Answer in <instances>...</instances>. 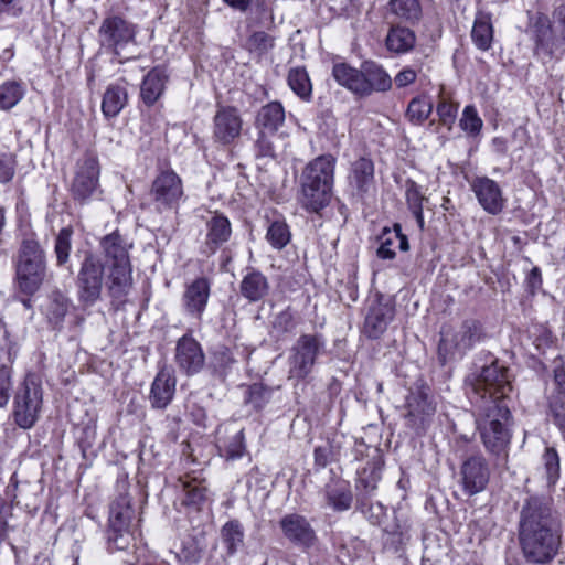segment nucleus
<instances>
[{
    "mask_svg": "<svg viewBox=\"0 0 565 565\" xmlns=\"http://www.w3.org/2000/svg\"><path fill=\"white\" fill-rule=\"evenodd\" d=\"M512 393L509 370L497 361L483 366L472 385L477 429L484 448L500 461L507 460L512 437L509 428Z\"/></svg>",
    "mask_w": 565,
    "mask_h": 565,
    "instance_id": "1",
    "label": "nucleus"
},
{
    "mask_svg": "<svg viewBox=\"0 0 565 565\" xmlns=\"http://www.w3.org/2000/svg\"><path fill=\"white\" fill-rule=\"evenodd\" d=\"M518 535L522 555L527 563H553L562 545V531L550 499L532 495L525 500L520 511Z\"/></svg>",
    "mask_w": 565,
    "mask_h": 565,
    "instance_id": "2",
    "label": "nucleus"
},
{
    "mask_svg": "<svg viewBox=\"0 0 565 565\" xmlns=\"http://www.w3.org/2000/svg\"><path fill=\"white\" fill-rule=\"evenodd\" d=\"M98 245L104 264L108 268L109 296L116 301L124 302L132 287V266L129 256L132 243L116 230L103 236Z\"/></svg>",
    "mask_w": 565,
    "mask_h": 565,
    "instance_id": "3",
    "label": "nucleus"
},
{
    "mask_svg": "<svg viewBox=\"0 0 565 565\" xmlns=\"http://www.w3.org/2000/svg\"><path fill=\"white\" fill-rule=\"evenodd\" d=\"M337 159L322 154L311 160L301 174V204L311 212L326 207L332 198Z\"/></svg>",
    "mask_w": 565,
    "mask_h": 565,
    "instance_id": "4",
    "label": "nucleus"
},
{
    "mask_svg": "<svg viewBox=\"0 0 565 565\" xmlns=\"http://www.w3.org/2000/svg\"><path fill=\"white\" fill-rule=\"evenodd\" d=\"M14 282L18 290L26 296L35 294L46 277V254L34 238H24L13 258Z\"/></svg>",
    "mask_w": 565,
    "mask_h": 565,
    "instance_id": "5",
    "label": "nucleus"
},
{
    "mask_svg": "<svg viewBox=\"0 0 565 565\" xmlns=\"http://www.w3.org/2000/svg\"><path fill=\"white\" fill-rule=\"evenodd\" d=\"M534 52L548 58L565 55V4L554 9L552 20L537 13L530 23Z\"/></svg>",
    "mask_w": 565,
    "mask_h": 565,
    "instance_id": "6",
    "label": "nucleus"
},
{
    "mask_svg": "<svg viewBox=\"0 0 565 565\" xmlns=\"http://www.w3.org/2000/svg\"><path fill=\"white\" fill-rule=\"evenodd\" d=\"M43 409V388L40 377L34 373L25 375L18 386L12 403L13 423L23 430L33 428Z\"/></svg>",
    "mask_w": 565,
    "mask_h": 565,
    "instance_id": "7",
    "label": "nucleus"
},
{
    "mask_svg": "<svg viewBox=\"0 0 565 565\" xmlns=\"http://www.w3.org/2000/svg\"><path fill=\"white\" fill-rule=\"evenodd\" d=\"M326 340L319 333L301 334L289 349L287 359V377L299 383L306 380L317 363L318 358L324 352Z\"/></svg>",
    "mask_w": 565,
    "mask_h": 565,
    "instance_id": "8",
    "label": "nucleus"
},
{
    "mask_svg": "<svg viewBox=\"0 0 565 565\" xmlns=\"http://www.w3.org/2000/svg\"><path fill=\"white\" fill-rule=\"evenodd\" d=\"M481 324L473 319L465 320L458 327H444L438 344L440 362L445 364L449 360L461 358L481 340Z\"/></svg>",
    "mask_w": 565,
    "mask_h": 565,
    "instance_id": "9",
    "label": "nucleus"
},
{
    "mask_svg": "<svg viewBox=\"0 0 565 565\" xmlns=\"http://www.w3.org/2000/svg\"><path fill=\"white\" fill-rule=\"evenodd\" d=\"M105 267L96 253L92 250L84 253L75 280L77 298L81 303L93 306L99 300L104 285Z\"/></svg>",
    "mask_w": 565,
    "mask_h": 565,
    "instance_id": "10",
    "label": "nucleus"
},
{
    "mask_svg": "<svg viewBox=\"0 0 565 565\" xmlns=\"http://www.w3.org/2000/svg\"><path fill=\"white\" fill-rule=\"evenodd\" d=\"M137 26L119 14L106 15L98 29V41L103 49L117 57H124L129 45L136 44Z\"/></svg>",
    "mask_w": 565,
    "mask_h": 565,
    "instance_id": "11",
    "label": "nucleus"
},
{
    "mask_svg": "<svg viewBox=\"0 0 565 565\" xmlns=\"http://www.w3.org/2000/svg\"><path fill=\"white\" fill-rule=\"evenodd\" d=\"M406 409L407 426L417 434L425 433L436 413V403L429 395V388L424 385L412 388L406 397Z\"/></svg>",
    "mask_w": 565,
    "mask_h": 565,
    "instance_id": "12",
    "label": "nucleus"
},
{
    "mask_svg": "<svg viewBox=\"0 0 565 565\" xmlns=\"http://www.w3.org/2000/svg\"><path fill=\"white\" fill-rule=\"evenodd\" d=\"M99 163L94 153H86L77 161L75 175L71 184V193L75 201L86 203L95 196L99 189Z\"/></svg>",
    "mask_w": 565,
    "mask_h": 565,
    "instance_id": "13",
    "label": "nucleus"
},
{
    "mask_svg": "<svg viewBox=\"0 0 565 565\" xmlns=\"http://www.w3.org/2000/svg\"><path fill=\"white\" fill-rule=\"evenodd\" d=\"M150 195L158 211L177 209L183 196L181 178L172 170L160 172L152 181Z\"/></svg>",
    "mask_w": 565,
    "mask_h": 565,
    "instance_id": "14",
    "label": "nucleus"
},
{
    "mask_svg": "<svg viewBox=\"0 0 565 565\" xmlns=\"http://www.w3.org/2000/svg\"><path fill=\"white\" fill-rule=\"evenodd\" d=\"M491 470L482 455H472L465 459L459 469V484L462 492L472 497L486 490Z\"/></svg>",
    "mask_w": 565,
    "mask_h": 565,
    "instance_id": "15",
    "label": "nucleus"
},
{
    "mask_svg": "<svg viewBox=\"0 0 565 565\" xmlns=\"http://www.w3.org/2000/svg\"><path fill=\"white\" fill-rule=\"evenodd\" d=\"M212 282L207 277H196L184 285L181 307L185 316L201 321L207 308Z\"/></svg>",
    "mask_w": 565,
    "mask_h": 565,
    "instance_id": "16",
    "label": "nucleus"
},
{
    "mask_svg": "<svg viewBox=\"0 0 565 565\" xmlns=\"http://www.w3.org/2000/svg\"><path fill=\"white\" fill-rule=\"evenodd\" d=\"M243 127V119L237 108L233 106H220L213 117L214 142L222 146H230L239 138Z\"/></svg>",
    "mask_w": 565,
    "mask_h": 565,
    "instance_id": "17",
    "label": "nucleus"
},
{
    "mask_svg": "<svg viewBox=\"0 0 565 565\" xmlns=\"http://www.w3.org/2000/svg\"><path fill=\"white\" fill-rule=\"evenodd\" d=\"M175 363L186 375H194L205 365V354L201 344L191 335H183L177 342Z\"/></svg>",
    "mask_w": 565,
    "mask_h": 565,
    "instance_id": "18",
    "label": "nucleus"
},
{
    "mask_svg": "<svg viewBox=\"0 0 565 565\" xmlns=\"http://www.w3.org/2000/svg\"><path fill=\"white\" fill-rule=\"evenodd\" d=\"M280 529L287 540L302 548H310L316 544L317 535L309 521L300 514H286L279 521Z\"/></svg>",
    "mask_w": 565,
    "mask_h": 565,
    "instance_id": "19",
    "label": "nucleus"
},
{
    "mask_svg": "<svg viewBox=\"0 0 565 565\" xmlns=\"http://www.w3.org/2000/svg\"><path fill=\"white\" fill-rule=\"evenodd\" d=\"M471 190L487 213L497 215L504 209L505 199L500 185L494 180L488 177H477L471 182Z\"/></svg>",
    "mask_w": 565,
    "mask_h": 565,
    "instance_id": "20",
    "label": "nucleus"
},
{
    "mask_svg": "<svg viewBox=\"0 0 565 565\" xmlns=\"http://www.w3.org/2000/svg\"><path fill=\"white\" fill-rule=\"evenodd\" d=\"M232 235L230 220L220 213L212 214L205 222V238L201 246V253L211 256L222 247Z\"/></svg>",
    "mask_w": 565,
    "mask_h": 565,
    "instance_id": "21",
    "label": "nucleus"
},
{
    "mask_svg": "<svg viewBox=\"0 0 565 565\" xmlns=\"http://www.w3.org/2000/svg\"><path fill=\"white\" fill-rule=\"evenodd\" d=\"M361 97H367L373 93H384L391 89L392 78L384 67L376 62L362 63Z\"/></svg>",
    "mask_w": 565,
    "mask_h": 565,
    "instance_id": "22",
    "label": "nucleus"
},
{
    "mask_svg": "<svg viewBox=\"0 0 565 565\" xmlns=\"http://www.w3.org/2000/svg\"><path fill=\"white\" fill-rule=\"evenodd\" d=\"M175 393V377L170 367L163 366L157 373L150 390L149 401L153 408L163 409Z\"/></svg>",
    "mask_w": 565,
    "mask_h": 565,
    "instance_id": "23",
    "label": "nucleus"
},
{
    "mask_svg": "<svg viewBox=\"0 0 565 565\" xmlns=\"http://www.w3.org/2000/svg\"><path fill=\"white\" fill-rule=\"evenodd\" d=\"M394 317V308L390 302L377 299L367 309L364 332L369 338L377 339L386 330Z\"/></svg>",
    "mask_w": 565,
    "mask_h": 565,
    "instance_id": "24",
    "label": "nucleus"
},
{
    "mask_svg": "<svg viewBox=\"0 0 565 565\" xmlns=\"http://www.w3.org/2000/svg\"><path fill=\"white\" fill-rule=\"evenodd\" d=\"M17 356L14 345L7 339H0V408L6 407L11 396V366Z\"/></svg>",
    "mask_w": 565,
    "mask_h": 565,
    "instance_id": "25",
    "label": "nucleus"
},
{
    "mask_svg": "<svg viewBox=\"0 0 565 565\" xmlns=\"http://www.w3.org/2000/svg\"><path fill=\"white\" fill-rule=\"evenodd\" d=\"M218 540L223 558L235 556L245 545V529L241 521L232 519L225 522L220 529Z\"/></svg>",
    "mask_w": 565,
    "mask_h": 565,
    "instance_id": "26",
    "label": "nucleus"
},
{
    "mask_svg": "<svg viewBox=\"0 0 565 565\" xmlns=\"http://www.w3.org/2000/svg\"><path fill=\"white\" fill-rule=\"evenodd\" d=\"M379 239L376 255L381 259H393L396 249L406 252L409 248L407 236L402 233L399 224H394L393 228H384Z\"/></svg>",
    "mask_w": 565,
    "mask_h": 565,
    "instance_id": "27",
    "label": "nucleus"
},
{
    "mask_svg": "<svg viewBox=\"0 0 565 565\" xmlns=\"http://www.w3.org/2000/svg\"><path fill=\"white\" fill-rule=\"evenodd\" d=\"M127 103V82L125 79H120L108 85L106 88L102 102V111L105 117L114 118L124 109Z\"/></svg>",
    "mask_w": 565,
    "mask_h": 565,
    "instance_id": "28",
    "label": "nucleus"
},
{
    "mask_svg": "<svg viewBox=\"0 0 565 565\" xmlns=\"http://www.w3.org/2000/svg\"><path fill=\"white\" fill-rule=\"evenodd\" d=\"M285 108L279 102H270L264 105L256 115V127L274 135L285 122Z\"/></svg>",
    "mask_w": 565,
    "mask_h": 565,
    "instance_id": "29",
    "label": "nucleus"
},
{
    "mask_svg": "<svg viewBox=\"0 0 565 565\" xmlns=\"http://www.w3.org/2000/svg\"><path fill=\"white\" fill-rule=\"evenodd\" d=\"M167 74L159 67L152 68L143 78L140 87V96L147 106H152L161 97L164 90Z\"/></svg>",
    "mask_w": 565,
    "mask_h": 565,
    "instance_id": "30",
    "label": "nucleus"
},
{
    "mask_svg": "<svg viewBox=\"0 0 565 565\" xmlns=\"http://www.w3.org/2000/svg\"><path fill=\"white\" fill-rule=\"evenodd\" d=\"M241 294L250 302L265 298L269 291L267 277L258 270L250 269L239 285Z\"/></svg>",
    "mask_w": 565,
    "mask_h": 565,
    "instance_id": "31",
    "label": "nucleus"
},
{
    "mask_svg": "<svg viewBox=\"0 0 565 565\" xmlns=\"http://www.w3.org/2000/svg\"><path fill=\"white\" fill-rule=\"evenodd\" d=\"M383 466V457L376 451V454L366 462V466L359 471L356 489L363 490L366 495L375 491L377 483L382 478Z\"/></svg>",
    "mask_w": 565,
    "mask_h": 565,
    "instance_id": "32",
    "label": "nucleus"
},
{
    "mask_svg": "<svg viewBox=\"0 0 565 565\" xmlns=\"http://www.w3.org/2000/svg\"><path fill=\"white\" fill-rule=\"evenodd\" d=\"M324 497L327 503L337 512H343L351 508L352 491L349 482L344 480H334L326 486Z\"/></svg>",
    "mask_w": 565,
    "mask_h": 565,
    "instance_id": "33",
    "label": "nucleus"
},
{
    "mask_svg": "<svg viewBox=\"0 0 565 565\" xmlns=\"http://www.w3.org/2000/svg\"><path fill=\"white\" fill-rule=\"evenodd\" d=\"M350 185L359 195L366 193L374 180V166L367 158H360L353 162L349 175Z\"/></svg>",
    "mask_w": 565,
    "mask_h": 565,
    "instance_id": "34",
    "label": "nucleus"
},
{
    "mask_svg": "<svg viewBox=\"0 0 565 565\" xmlns=\"http://www.w3.org/2000/svg\"><path fill=\"white\" fill-rule=\"evenodd\" d=\"M473 44L481 51H488L493 41L492 15L489 12L478 11L471 30Z\"/></svg>",
    "mask_w": 565,
    "mask_h": 565,
    "instance_id": "35",
    "label": "nucleus"
},
{
    "mask_svg": "<svg viewBox=\"0 0 565 565\" xmlns=\"http://www.w3.org/2000/svg\"><path fill=\"white\" fill-rule=\"evenodd\" d=\"M416 35L413 30L402 25H392L385 39V45L390 52L397 54L407 53L415 46Z\"/></svg>",
    "mask_w": 565,
    "mask_h": 565,
    "instance_id": "36",
    "label": "nucleus"
},
{
    "mask_svg": "<svg viewBox=\"0 0 565 565\" xmlns=\"http://www.w3.org/2000/svg\"><path fill=\"white\" fill-rule=\"evenodd\" d=\"M334 81L355 96L361 97L362 67L355 68L348 63H335L332 67Z\"/></svg>",
    "mask_w": 565,
    "mask_h": 565,
    "instance_id": "37",
    "label": "nucleus"
},
{
    "mask_svg": "<svg viewBox=\"0 0 565 565\" xmlns=\"http://www.w3.org/2000/svg\"><path fill=\"white\" fill-rule=\"evenodd\" d=\"M405 199L406 204L411 213L416 220V223L420 230L425 227L424 221V203L428 202V198L423 191V186L417 184L415 181L408 179L405 182Z\"/></svg>",
    "mask_w": 565,
    "mask_h": 565,
    "instance_id": "38",
    "label": "nucleus"
},
{
    "mask_svg": "<svg viewBox=\"0 0 565 565\" xmlns=\"http://www.w3.org/2000/svg\"><path fill=\"white\" fill-rule=\"evenodd\" d=\"M387 6L397 20L411 25L419 22L423 14L419 0H390Z\"/></svg>",
    "mask_w": 565,
    "mask_h": 565,
    "instance_id": "39",
    "label": "nucleus"
},
{
    "mask_svg": "<svg viewBox=\"0 0 565 565\" xmlns=\"http://www.w3.org/2000/svg\"><path fill=\"white\" fill-rule=\"evenodd\" d=\"M25 85L21 81H6L0 84V110H10L17 106L25 95Z\"/></svg>",
    "mask_w": 565,
    "mask_h": 565,
    "instance_id": "40",
    "label": "nucleus"
},
{
    "mask_svg": "<svg viewBox=\"0 0 565 565\" xmlns=\"http://www.w3.org/2000/svg\"><path fill=\"white\" fill-rule=\"evenodd\" d=\"M288 85L291 90L303 100H309L312 94V85L305 67H292L288 73Z\"/></svg>",
    "mask_w": 565,
    "mask_h": 565,
    "instance_id": "41",
    "label": "nucleus"
},
{
    "mask_svg": "<svg viewBox=\"0 0 565 565\" xmlns=\"http://www.w3.org/2000/svg\"><path fill=\"white\" fill-rule=\"evenodd\" d=\"M433 103L427 96L413 98L407 107L406 117L413 125H422L431 114Z\"/></svg>",
    "mask_w": 565,
    "mask_h": 565,
    "instance_id": "42",
    "label": "nucleus"
},
{
    "mask_svg": "<svg viewBox=\"0 0 565 565\" xmlns=\"http://www.w3.org/2000/svg\"><path fill=\"white\" fill-rule=\"evenodd\" d=\"M72 236L73 230L72 227H63L60 230L56 235L54 243V253L56 257V266L63 267L70 260V254L72 249Z\"/></svg>",
    "mask_w": 565,
    "mask_h": 565,
    "instance_id": "43",
    "label": "nucleus"
},
{
    "mask_svg": "<svg viewBox=\"0 0 565 565\" xmlns=\"http://www.w3.org/2000/svg\"><path fill=\"white\" fill-rule=\"evenodd\" d=\"M132 511L125 498L117 501L110 507L109 529L124 530L128 529L131 520Z\"/></svg>",
    "mask_w": 565,
    "mask_h": 565,
    "instance_id": "44",
    "label": "nucleus"
},
{
    "mask_svg": "<svg viewBox=\"0 0 565 565\" xmlns=\"http://www.w3.org/2000/svg\"><path fill=\"white\" fill-rule=\"evenodd\" d=\"M459 126L468 137L476 138L481 134L483 121L473 105H467L463 108Z\"/></svg>",
    "mask_w": 565,
    "mask_h": 565,
    "instance_id": "45",
    "label": "nucleus"
},
{
    "mask_svg": "<svg viewBox=\"0 0 565 565\" xmlns=\"http://www.w3.org/2000/svg\"><path fill=\"white\" fill-rule=\"evenodd\" d=\"M184 491L183 503L186 505H196L205 500L206 487L203 481L196 479H180Z\"/></svg>",
    "mask_w": 565,
    "mask_h": 565,
    "instance_id": "46",
    "label": "nucleus"
},
{
    "mask_svg": "<svg viewBox=\"0 0 565 565\" xmlns=\"http://www.w3.org/2000/svg\"><path fill=\"white\" fill-rule=\"evenodd\" d=\"M291 234L284 221H274L266 233V239L276 249H282L290 241Z\"/></svg>",
    "mask_w": 565,
    "mask_h": 565,
    "instance_id": "47",
    "label": "nucleus"
},
{
    "mask_svg": "<svg viewBox=\"0 0 565 565\" xmlns=\"http://www.w3.org/2000/svg\"><path fill=\"white\" fill-rule=\"evenodd\" d=\"M68 307L70 300L60 292L53 294L47 309L49 321L54 327H58L63 322Z\"/></svg>",
    "mask_w": 565,
    "mask_h": 565,
    "instance_id": "48",
    "label": "nucleus"
},
{
    "mask_svg": "<svg viewBox=\"0 0 565 565\" xmlns=\"http://www.w3.org/2000/svg\"><path fill=\"white\" fill-rule=\"evenodd\" d=\"M548 486H554L559 478V456L553 447H546L542 456Z\"/></svg>",
    "mask_w": 565,
    "mask_h": 565,
    "instance_id": "49",
    "label": "nucleus"
},
{
    "mask_svg": "<svg viewBox=\"0 0 565 565\" xmlns=\"http://www.w3.org/2000/svg\"><path fill=\"white\" fill-rule=\"evenodd\" d=\"M271 324L275 332L284 334L294 332L298 322L295 312L287 308L275 315Z\"/></svg>",
    "mask_w": 565,
    "mask_h": 565,
    "instance_id": "50",
    "label": "nucleus"
},
{
    "mask_svg": "<svg viewBox=\"0 0 565 565\" xmlns=\"http://www.w3.org/2000/svg\"><path fill=\"white\" fill-rule=\"evenodd\" d=\"M131 542V534L128 529L116 530L108 529L107 531V545L110 552L124 551L128 548Z\"/></svg>",
    "mask_w": 565,
    "mask_h": 565,
    "instance_id": "51",
    "label": "nucleus"
},
{
    "mask_svg": "<svg viewBox=\"0 0 565 565\" xmlns=\"http://www.w3.org/2000/svg\"><path fill=\"white\" fill-rule=\"evenodd\" d=\"M436 111L440 125L451 130L457 118L458 105L443 99L438 103Z\"/></svg>",
    "mask_w": 565,
    "mask_h": 565,
    "instance_id": "52",
    "label": "nucleus"
},
{
    "mask_svg": "<svg viewBox=\"0 0 565 565\" xmlns=\"http://www.w3.org/2000/svg\"><path fill=\"white\" fill-rule=\"evenodd\" d=\"M550 411L555 425L565 438V395L555 394L550 401Z\"/></svg>",
    "mask_w": 565,
    "mask_h": 565,
    "instance_id": "53",
    "label": "nucleus"
},
{
    "mask_svg": "<svg viewBox=\"0 0 565 565\" xmlns=\"http://www.w3.org/2000/svg\"><path fill=\"white\" fill-rule=\"evenodd\" d=\"M247 44L250 51L265 53L274 47V39L266 32L258 31L249 36Z\"/></svg>",
    "mask_w": 565,
    "mask_h": 565,
    "instance_id": "54",
    "label": "nucleus"
},
{
    "mask_svg": "<svg viewBox=\"0 0 565 565\" xmlns=\"http://www.w3.org/2000/svg\"><path fill=\"white\" fill-rule=\"evenodd\" d=\"M254 147L257 158H273L275 156V147L267 131L259 129Z\"/></svg>",
    "mask_w": 565,
    "mask_h": 565,
    "instance_id": "55",
    "label": "nucleus"
},
{
    "mask_svg": "<svg viewBox=\"0 0 565 565\" xmlns=\"http://www.w3.org/2000/svg\"><path fill=\"white\" fill-rule=\"evenodd\" d=\"M269 390L262 384H253L247 392L246 402L255 408H262L269 399Z\"/></svg>",
    "mask_w": 565,
    "mask_h": 565,
    "instance_id": "56",
    "label": "nucleus"
},
{
    "mask_svg": "<svg viewBox=\"0 0 565 565\" xmlns=\"http://www.w3.org/2000/svg\"><path fill=\"white\" fill-rule=\"evenodd\" d=\"M15 160L11 153H0V183H7L14 175Z\"/></svg>",
    "mask_w": 565,
    "mask_h": 565,
    "instance_id": "57",
    "label": "nucleus"
},
{
    "mask_svg": "<svg viewBox=\"0 0 565 565\" xmlns=\"http://www.w3.org/2000/svg\"><path fill=\"white\" fill-rule=\"evenodd\" d=\"M243 439H244V435H243L242 430L234 435L233 439L231 440V443L228 444V446L226 448L227 457H230L232 459L242 457L244 449H245Z\"/></svg>",
    "mask_w": 565,
    "mask_h": 565,
    "instance_id": "58",
    "label": "nucleus"
},
{
    "mask_svg": "<svg viewBox=\"0 0 565 565\" xmlns=\"http://www.w3.org/2000/svg\"><path fill=\"white\" fill-rule=\"evenodd\" d=\"M23 0H0V14L18 17L23 9Z\"/></svg>",
    "mask_w": 565,
    "mask_h": 565,
    "instance_id": "59",
    "label": "nucleus"
},
{
    "mask_svg": "<svg viewBox=\"0 0 565 565\" xmlns=\"http://www.w3.org/2000/svg\"><path fill=\"white\" fill-rule=\"evenodd\" d=\"M315 465L319 469L327 467L331 458L330 446H319L313 450Z\"/></svg>",
    "mask_w": 565,
    "mask_h": 565,
    "instance_id": "60",
    "label": "nucleus"
},
{
    "mask_svg": "<svg viewBox=\"0 0 565 565\" xmlns=\"http://www.w3.org/2000/svg\"><path fill=\"white\" fill-rule=\"evenodd\" d=\"M417 77L416 72L413 68H403L397 73L394 78V82L397 87H405L415 82Z\"/></svg>",
    "mask_w": 565,
    "mask_h": 565,
    "instance_id": "61",
    "label": "nucleus"
},
{
    "mask_svg": "<svg viewBox=\"0 0 565 565\" xmlns=\"http://www.w3.org/2000/svg\"><path fill=\"white\" fill-rule=\"evenodd\" d=\"M554 381L558 388L557 394L565 395V367L558 366L554 370Z\"/></svg>",
    "mask_w": 565,
    "mask_h": 565,
    "instance_id": "62",
    "label": "nucleus"
},
{
    "mask_svg": "<svg viewBox=\"0 0 565 565\" xmlns=\"http://www.w3.org/2000/svg\"><path fill=\"white\" fill-rule=\"evenodd\" d=\"M526 281H527V285L532 289H536L541 286L542 277H541V271L537 267H534L531 269V271L529 273V275L526 277Z\"/></svg>",
    "mask_w": 565,
    "mask_h": 565,
    "instance_id": "63",
    "label": "nucleus"
},
{
    "mask_svg": "<svg viewBox=\"0 0 565 565\" xmlns=\"http://www.w3.org/2000/svg\"><path fill=\"white\" fill-rule=\"evenodd\" d=\"M4 502L0 498V543L3 542L8 536L9 525L3 516Z\"/></svg>",
    "mask_w": 565,
    "mask_h": 565,
    "instance_id": "64",
    "label": "nucleus"
}]
</instances>
